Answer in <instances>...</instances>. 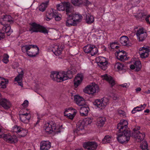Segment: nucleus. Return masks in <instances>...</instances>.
<instances>
[{
	"mask_svg": "<svg viewBox=\"0 0 150 150\" xmlns=\"http://www.w3.org/2000/svg\"><path fill=\"white\" fill-rule=\"evenodd\" d=\"M57 9L59 11H63L64 10V4H58L57 5Z\"/></svg>",
	"mask_w": 150,
	"mask_h": 150,
	"instance_id": "nucleus-47",
	"label": "nucleus"
},
{
	"mask_svg": "<svg viewBox=\"0 0 150 150\" xmlns=\"http://www.w3.org/2000/svg\"><path fill=\"white\" fill-rule=\"evenodd\" d=\"M40 26L41 25H40L35 23H32L31 24V26L29 28V31H30L31 33L33 32H38Z\"/></svg>",
	"mask_w": 150,
	"mask_h": 150,
	"instance_id": "nucleus-19",
	"label": "nucleus"
},
{
	"mask_svg": "<svg viewBox=\"0 0 150 150\" xmlns=\"http://www.w3.org/2000/svg\"><path fill=\"white\" fill-rule=\"evenodd\" d=\"M68 16L67 18V21L66 22V25L67 26H70L72 25H75L76 23H74L73 18L71 15H69Z\"/></svg>",
	"mask_w": 150,
	"mask_h": 150,
	"instance_id": "nucleus-23",
	"label": "nucleus"
},
{
	"mask_svg": "<svg viewBox=\"0 0 150 150\" xmlns=\"http://www.w3.org/2000/svg\"><path fill=\"white\" fill-rule=\"evenodd\" d=\"M13 31L11 29V27L9 25L4 26L2 29H0V40L3 39L5 37V33H6L7 36H9Z\"/></svg>",
	"mask_w": 150,
	"mask_h": 150,
	"instance_id": "nucleus-10",
	"label": "nucleus"
},
{
	"mask_svg": "<svg viewBox=\"0 0 150 150\" xmlns=\"http://www.w3.org/2000/svg\"><path fill=\"white\" fill-rule=\"evenodd\" d=\"M54 18L56 21H59L61 19V18L59 15V14L58 13V12H56V13H55L54 15Z\"/></svg>",
	"mask_w": 150,
	"mask_h": 150,
	"instance_id": "nucleus-52",
	"label": "nucleus"
},
{
	"mask_svg": "<svg viewBox=\"0 0 150 150\" xmlns=\"http://www.w3.org/2000/svg\"><path fill=\"white\" fill-rule=\"evenodd\" d=\"M109 100L108 98H103L101 99H97L95 100L93 103L94 105L98 108L102 109L104 108L108 103Z\"/></svg>",
	"mask_w": 150,
	"mask_h": 150,
	"instance_id": "nucleus-7",
	"label": "nucleus"
},
{
	"mask_svg": "<svg viewBox=\"0 0 150 150\" xmlns=\"http://www.w3.org/2000/svg\"><path fill=\"white\" fill-rule=\"evenodd\" d=\"M44 129L45 132L49 133H51L52 132H60L59 130H58V128H57L56 127V124L53 121L46 123L44 127Z\"/></svg>",
	"mask_w": 150,
	"mask_h": 150,
	"instance_id": "nucleus-5",
	"label": "nucleus"
},
{
	"mask_svg": "<svg viewBox=\"0 0 150 150\" xmlns=\"http://www.w3.org/2000/svg\"><path fill=\"white\" fill-rule=\"evenodd\" d=\"M8 82V80L0 77V88H5Z\"/></svg>",
	"mask_w": 150,
	"mask_h": 150,
	"instance_id": "nucleus-27",
	"label": "nucleus"
},
{
	"mask_svg": "<svg viewBox=\"0 0 150 150\" xmlns=\"http://www.w3.org/2000/svg\"><path fill=\"white\" fill-rule=\"evenodd\" d=\"M98 87L97 85L89 86L86 87L84 90V92L89 94H93L98 91Z\"/></svg>",
	"mask_w": 150,
	"mask_h": 150,
	"instance_id": "nucleus-11",
	"label": "nucleus"
},
{
	"mask_svg": "<svg viewBox=\"0 0 150 150\" xmlns=\"http://www.w3.org/2000/svg\"><path fill=\"white\" fill-rule=\"evenodd\" d=\"M93 118L92 117H88L86 119V122L88 124H90L92 122Z\"/></svg>",
	"mask_w": 150,
	"mask_h": 150,
	"instance_id": "nucleus-53",
	"label": "nucleus"
},
{
	"mask_svg": "<svg viewBox=\"0 0 150 150\" xmlns=\"http://www.w3.org/2000/svg\"><path fill=\"white\" fill-rule=\"evenodd\" d=\"M92 45H88L83 47L84 51L86 53H90Z\"/></svg>",
	"mask_w": 150,
	"mask_h": 150,
	"instance_id": "nucleus-38",
	"label": "nucleus"
},
{
	"mask_svg": "<svg viewBox=\"0 0 150 150\" xmlns=\"http://www.w3.org/2000/svg\"><path fill=\"white\" fill-rule=\"evenodd\" d=\"M71 1L72 4L75 6H79L83 3L81 0H71Z\"/></svg>",
	"mask_w": 150,
	"mask_h": 150,
	"instance_id": "nucleus-43",
	"label": "nucleus"
},
{
	"mask_svg": "<svg viewBox=\"0 0 150 150\" xmlns=\"http://www.w3.org/2000/svg\"><path fill=\"white\" fill-rule=\"evenodd\" d=\"M83 75L81 74H78L75 78L74 81V86L76 88L78 86L83 79Z\"/></svg>",
	"mask_w": 150,
	"mask_h": 150,
	"instance_id": "nucleus-21",
	"label": "nucleus"
},
{
	"mask_svg": "<svg viewBox=\"0 0 150 150\" xmlns=\"http://www.w3.org/2000/svg\"><path fill=\"white\" fill-rule=\"evenodd\" d=\"M96 61L98 65L101 68L104 70H106L108 65V62L106 58L102 56H100L96 58Z\"/></svg>",
	"mask_w": 150,
	"mask_h": 150,
	"instance_id": "nucleus-8",
	"label": "nucleus"
},
{
	"mask_svg": "<svg viewBox=\"0 0 150 150\" xmlns=\"http://www.w3.org/2000/svg\"><path fill=\"white\" fill-rule=\"evenodd\" d=\"M120 86L123 87V88H127L129 86L128 85V84L127 83H125L123 84H122L120 85Z\"/></svg>",
	"mask_w": 150,
	"mask_h": 150,
	"instance_id": "nucleus-57",
	"label": "nucleus"
},
{
	"mask_svg": "<svg viewBox=\"0 0 150 150\" xmlns=\"http://www.w3.org/2000/svg\"><path fill=\"white\" fill-rule=\"evenodd\" d=\"M139 50L142 51V53H149L150 51V48L149 47L146 46L144 47L140 48Z\"/></svg>",
	"mask_w": 150,
	"mask_h": 150,
	"instance_id": "nucleus-36",
	"label": "nucleus"
},
{
	"mask_svg": "<svg viewBox=\"0 0 150 150\" xmlns=\"http://www.w3.org/2000/svg\"><path fill=\"white\" fill-rule=\"evenodd\" d=\"M105 117H99L97 120L96 125L98 127L103 126L105 123Z\"/></svg>",
	"mask_w": 150,
	"mask_h": 150,
	"instance_id": "nucleus-28",
	"label": "nucleus"
},
{
	"mask_svg": "<svg viewBox=\"0 0 150 150\" xmlns=\"http://www.w3.org/2000/svg\"><path fill=\"white\" fill-rule=\"evenodd\" d=\"M140 147L142 150L147 149V142L146 141H144V142H143L140 145Z\"/></svg>",
	"mask_w": 150,
	"mask_h": 150,
	"instance_id": "nucleus-50",
	"label": "nucleus"
},
{
	"mask_svg": "<svg viewBox=\"0 0 150 150\" xmlns=\"http://www.w3.org/2000/svg\"><path fill=\"white\" fill-rule=\"evenodd\" d=\"M149 54V53H141L140 54V57L142 58H145L147 57L148 56Z\"/></svg>",
	"mask_w": 150,
	"mask_h": 150,
	"instance_id": "nucleus-54",
	"label": "nucleus"
},
{
	"mask_svg": "<svg viewBox=\"0 0 150 150\" xmlns=\"http://www.w3.org/2000/svg\"><path fill=\"white\" fill-rule=\"evenodd\" d=\"M128 125V122L126 120H122L117 125L118 133L117 134V139L120 143H126L130 139L131 136L130 131L126 130Z\"/></svg>",
	"mask_w": 150,
	"mask_h": 150,
	"instance_id": "nucleus-1",
	"label": "nucleus"
},
{
	"mask_svg": "<svg viewBox=\"0 0 150 150\" xmlns=\"http://www.w3.org/2000/svg\"><path fill=\"white\" fill-rule=\"evenodd\" d=\"M134 64L136 68V70L139 71L142 67L140 61L139 60L136 61L135 62Z\"/></svg>",
	"mask_w": 150,
	"mask_h": 150,
	"instance_id": "nucleus-40",
	"label": "nucleus"
},
{
	"mask_svg": "<svg viewBox=\"0 0 150 150\" xmlns=\"http://www.w3.org/2000/svg\"><path fill=\"white\" fill-rule=\"evenodd\" d=\"M130 3L134 6H137L139 3V0H130Z\"/></svg>",
	"mask_w": 150,
	"mask_h": 150,
	"instance_id": "nucleus-51",
	"label": "nucleus"
},
{
	"mask_svg": "<svg viewBox=\"0 0 150 150\" xmlns=\"http://www.w3.org/2000/svg\"><path fill=\"white\" fill-rule=\"evenodd\" d=\"M23 52L26 53L30 57H35L39 53V49L36 45H24L21 46Z\"/></svg>",
	"mask_w": 150,
	"mask_h": 150,
	"instance_id": "nucleus-3",
	"label": "nucleus"
},
{
	"mask_svg": "<svg viewBox=\"0 0 150 150\" xmlns=\"http://www.w3.org/2000/svg\"><path fill=\"white\" fill-rule=\"evenodd\" d=\"M10 102L7 99L1 98L0 99V106L3 108L5 110H8L11 107Z\"/></svg>",
	"mask_w": 150,
	"mask_h": 150,
	"instance_id": "nucleus-14",
	"label": "nucleus"
},
{
	"mask_svg": "<svg viewBox=\"0 0 150 150\" xmlns=\"http://www.w3.org/2000/svg\"><path fill=\"white\" fill-rule=\"evenodd\" d=\"M76 70L74 68L71 69L67 72L64 71L59 72H54L52 73L50 77L53 80L57 82H61L66 80L68 79H71L72 75L75 74Z\"/></svg>",
	"mask_w": 150,
	"mask_h": 150,
	"instance_id": "nucleus-2",
	"label": "nucleus"
},
{
	"mask_svg": "<svg viewBox=\"0 0 150 150\" xmlns=\"http://www.w3.org/2000/svg\"><path fill=\"white\" fill-rule=\"evenodd\" d=\"M37 118L38 119V120L37 121V122H36V125H37L38 124V123L40 121V118L39 117H38Z\"/></svg>",
	"mask_w": 150,
	"mask_h": 150,
	"instance_id": "nucleus-64",
	"label": "nucleus"
},
{
	"mask_svg": "<svg viewBox=\"0 0 150 150\" xmlns=\"http://www.w3.org/2000/svg\"><path fill=\"white\" fill-rule=\"evenodd\" d=\"M86 22L88 24H91L94 21V18L93 16L90 15H87L86 16Z\"/></svg>",
	"mask_w": 150,
	"mask_h": 150,
	"instance_id": "nucleus-33",
	"label": "nucleus"
},
{
	"mask_svg": "<svg viewBox=\"0 0 150 150\" xmlns=\"http://www.w3.org/2000/svg\"><path fill=\"white\" fill-rule=\"evenodd\" d=\"M136 35L137 37V39L139 42L143 41L147 37L146 31L143 28H139L137 30Z\"/></svg>",
	"mask_w": 150,
	"mask_h": 150,
	"instance_id": "nucleus-9",
	"label": "nucleus"
},
{
	"mask_svg": "<svg viewBox=\"0 0 150 150\" xmlns=\"http://www.w3.org/2000/svg\"><path fill=\"white\" fill-rule=\"evenodd\" d=\"M51 50L56 56L60 55L62 53V49L58 45H53L51 46Z\"/></svg>",
	"mask_w": 150,
	"mask_h": 150,
	"instance_id": "nucleus-18",
	"label": "nucleus"
},
{
	"mask_svg": "<svg viewBox=\"0 0 150 150\" xmlns=\"http://www.w3.org/2000/svg\"><path fill=\"white\" fill-rule=\"evenodd\" d=\"M143 109H141V107L139 106H137L134 108L132 110V113H135L137 111H140L142 110Z\"/></svg>",
	"mask_w": 150,
	"mask_h": 150,
	"instance_id": "nucleus-49",
	"label": "nucleus"
},
{
	"mask_svg": "<svg viewBox=\"0 0 150 150\" xmlns=\"http://www.w3.org/2000/svg\"><path fill=\"white\" fill-rule=\"evenodd\" d=\"M130 68L132 69H134L136 68L135 65H131L130 66Z\"/></svg>",
	"mask_w": 150,
	"mask_h": 150,
	"instance_id": "nucleus-61",
	"label": "nucleus"
},
{
	"mask_svg": "<svg viewBox=\"0 0 150 150\" xmlns=\"http://www.w3.org/2000/svg\"><path fill=\"white\" fill-rule=\"evenodd\" d=\"M102 78L103 79H105L108 81L111 85V86H113L115 84V82L113 78L110 75L105 74L102 76Z\"/></svg>",
	"mask_w": 150,
	"mask_h": 150,
	"instance_id": "nucleus-22",
	"label": "nucleus"
},
{
	"mask_svg": "<svg viewBox=\"0 0 150 150\" xmlns=\"http://www.w3.org/2000/svg\"><path fill=\"white\" fill-rule=\"evenodd\" d=\"M64 6L66 14L67 16L70 14L71 15L73 11V7L72 5L69 2H65L64 3Z\"/></svg>",
	"mask_w": 150,
	"mask_h": 150,
	"instance_id": "nucleus-16",
	"label": "nucleus"
},
{
	"mask_svg": "<svg viewBox=\"0 0 150 150\" xmlns=\"http://www.w3.org/2000/svg\"><path fill=\"white\" fill-rule=\"evenodd\" d=\"M144 93L147 94H149L150 93V90H148L145 91Z\"/></svg>",
	"mask_w": 150,
	"mask_h": 150,
	"instance_id": "nucleus-63",
	"label": "nucleus"
},
{
	"mask_svg": "<svg viewBox=\"0 0 150 150\" xmlns=\"http://www.w3.org/2000/svg\"><path fill=\"white\" fill-rule=\"evenodd\" d=\"M21 120L23 122L28 123L31 117V115L29 113H26L19 114Z\"/></svg>",
	"mask_w": 150,
	"mask_h": 150,
	"instance_id": "nucleus-15",
	"label": "nucleus"
},
{
	"mask_svg": "<svg viewBox=\"0 0 150 150\" xmlns=\"http://www.w3.org/2000/svg\"><path fill=\"white\" fill-rule=\"evenodd\" d=\"M141 90V88L140 87H138L136 89V92L138 93L139 91H140Z\"/></svg>",
	"mask_w": 150,
	"mask_h": 150,
	"instance_id": "nucleus-62",
	"label": "nucleus"
},
{
	"mask_svg": "<svg viewBox=\"0 0 150 150\" xmlns=\"http://www.w3.org/2000/svg\"><path fill=\"white\" fill-rule=\"evenodd\" d=\"M120 41L122 45L123 46L127 45L129 42V38L126 36L121 37L120 38Z\"/></svg>",
	"mask_w": 150,
	"mask_h": 150,
	"instance_id": "nucleus-26",
	"label": "nucleus"
},
{
	"mask_svg": "<svg viewBox=\"0 0 150 150\" xmlns=\"http://www.w3.org/2000/svg\"><path fill=\"white\" fill-rule=\"evenodd\" d=\"M71 15L72 17H73L74 21L76 23V24L77 23L81 21L82 17L81 15L72 14Z\"/></svg>",
	"mask_w": 150,
	"mask_h": 150,
	"instance_id": "nucleus-29",
	"label": "nucleus"
},
{
	"mask_svg": "<svg viewBox=\"0 0 150 150\" xmlns=\"http://www.w3.org/2000/svg\"><path fill=\"white\" fill-rule=\"evenodd\" d=\"M111 140V137L107 135L105 136L102 140V142L104 144L110 143Z\"/></svg>",
	"mask_w": 150,
	"mask_h": 150,
	"instance_id": "nucleus-37",
	"label": "nucleus"
},
{
	"mask_svg": "<svg viewBox=\"0 0 150 150\" xmlns=\"http://www.w3.org/2000/svg\"><path fill=\"white\" fill-rule=\"evenodd\" d=\"M17 82H18V83L19 85L21 86V87H23V84L22 83V80L21 81H18Z\"/></svg>",
	"mask_w": 150,
	"mask_h": 150,
	"instance_id": "nucleus-58",
	"label": "nucleus"
},
{
	"mask_svg": "<svg viewBox=\"0 0 150 150\" xmlns=\"http://www.w3.org/2000/svg\"><path fill=\"white\" fill-rule=\"evenodd\" d=\"M21 127L18 126L17 125H15L12 128V131L13 132H16L19 134L20 132V131Z\"/></svg>",
	"mask_w": 150,
	"mask_h": 150,
	"instance_id": "nucleus-42",
	"label": "nucleus"
},
{
	"mask_svg": "<svg viewBox=\"0 0 150 150\" xmlns=\"http://www.w3.org/2000/svg\"><path fill=\"white\" fill-rule=\"evenodd\" d=\"M9 56L7 54H4L3 56V59H2L3 62L5 64H7L9 61L8 58Z\"/></svg>",
	"mask_w": 150,
	"mask_h": 150,
	"instance_id": "nucleus-44",
	"label": "nucleus"
},
{
	"mask_svg": "<svg viewBox=\"0 0 150 150\" xmlns=\"http://www.w3.org/2000/svg\"><path fill=\"white\" fill-rule=\"evenodd\" d=\"M98 50L96 47L94 45H92L90 53L91 55L93 56L97 53Z\"/></svg>",
	"mask_w": 150,
	"mask_h": 150,
	"instance_id": "nucleus-35",
	"label": "nucleus"
},
{
	"mask_svg": "<svg viewBox=\"0 0 150 150\" xmlns=\"http://www.w3.org/2000/svg\"><path fill=\"white\" fill-rule=\"evenodd\" d=\"M23 76V74H18L15 78V80L16 81H22V77Z\"/></svg>",
	"mask_w": 150,
	"mask_h": 150,
	"instance_id": "nucleus-48",
	"label": "nucleus"
},
{
	"mask_svg": "<svg viewBox=\"0 0 150 150\" xmlns=\"http://www.w3.org/2000/svg\"><path fill=\"white\" fill-rule=\"evenodd\" d=\"M77 110L73 109L68 108L66 109L64 112V115L67 116L71 120H72L76 115Z\"/></svg>",
	"mask_w": 150,
	"mask_h": 150,
	"instance_id": "nucleus-13",
	"label": "nucleus"
},
{
	"mask_svg": "<svg viewBox=\"0 0 150 150\" xmlns=\"http://www.w3.org/2000/svg\"><path fill=\"white\" fill-rule=\"evenodd\" d=\"M48 3V1H47L45 3H42L39 7V10L42 12L44 11L47 6Z\"/></svg>",
	"mask_w": 150,
	"mask_h": 150,
	"instance_id": "nucleus-32",
	"label": "nucleus"
},
{
	"mask_svg": "<svg viewBox=\"0 0 150 150\" xmlns=\"http://www.w3.org/2000/svg\"><path fill=\"white\" fill-rule=\"evenodd\" d=\"M52 11L53 12H48L47 13L46 15V20L47 21H49L53 17H54V15L55 13H56V12L55 10V11H54L53 9H52Z\"/></svg>",
	"mask_w": 150,
	"mask_h": 150,
	"instance_id": "nucleus-30",
	"label": "nucleus"
},
{
	"mask_svg": "<svg viewBox=\"0 0 150 150\" xmlns=\"http://www.w3.org/2000/svg\"><path fill=\"white\" fill-rule=\"evenodd\" d=\"M74 98L75 101L78 105L81 106L85 105V100L83 97L78 95H76L74 96Z\"/></svg>",
	"mask_w": 150,
	"mask_h": 150,
	"instance_id": "nucleus-17",
	"label": "nucleus"
},
{
	"mask_svg": "<svg viewBox=\"0 0 150 150\" xmlns=\"http://www.w3.org/2000/svg\"><path fill=\"white\" fill-rule=\"evenodd\" d=\"M141 15L142 16L141 17H144L147 23L150 24L149 19V18L150 17V15H147L146 13H141Z\"/></svg>",
	"mask_w": 150,
	"mask_h": 150,
	"instance_id": "nucleus-39",
	"label": "nucleus"
},
{
	"mask_svg": "<svg viewBox=\"0 0 150 150\" xmlns=\"http://www.w3.org/2000/svg\"><path fill=\"white\" fill-rule=\"evenodd\" d=\"M4 129L0 125V138H3L8 143H13L18 142L17 137L14 135L11 136L10 134H4Z\"/></svg>",
	"mask_w": 150,
	"mask_h": 150,
	"instance_id": "nucleus-4",
	"label": "nucleus"
},
{
	"mask_svg": "<svg viewBox=\"0 0 150 150\" xmlns=\"http://www.w3.org/2000/svg\"><path fill=\"white\" fill-rule=\"evenodd\" d=\"M140 127H137V129L134 128L133 129V132L132 133V136L135 138L138 142H141L144 139L145 135L144 133L140 132L138 130L140 129Z\"/></svg>",
	"mask_w": 150,
	"mask_h": 150,
	"instance_id": "nucleus-6",
	"label": "nucleus"
},
{
	"mask_svg": "<svg viewBox=\"0 0 150 150\" xmlns=\"http://www.w3.org/2000/svg\"><path fill=\"white\" fill-rule=\"evenodd\" d=\"M28 101L27 100H25L22 104V105L24 107H27L28 105Z\"/></svg>",
	"mask_w": 150,
	"mask_h": 150,
	"instance_id": "nucleus-56",
	"label": "nucleus"
},
{
	"mask_svg": "<svg viewBox=\"0 0 150 150\" xmlns=\"http://www.w3.org/2000/svg\"><path fill=\"white\" fill-rule=\"evenodd\" d=\"M89 110V108L88 106L81 107L79 111L81 115L83 116H87L88 114Z\"/></svg>",
	"mask_w": 150,
	"mask_h": 150,
	"instance_id": "nucleus-25",
	"label": "nucleus"
},
{
	"mask_svg": "<svg viewBox=\"0 0 150 150\" xmlns=\"http://www.w3.org/2000/svg\"><path fill=\"white\" fill-rule=\"evenodd\" d=\"M83 147L88 150H96L97 148L98 144L94 142H85L83 144Z\"/></svg>",
	"mask_w": 150,
	"mask_h": 150,
	"instance_id": "nucleus-12",
	"label": "nucleus"
},
{
	"mask_svg": "<svg viewBox=\"0 0 150 150\" xmlns=\"http://www.w3.org/2000/svg\"><path fill=\"white\" fill-rule=\"evenodd\" d=\"M117 42H112V43H111L110 44V46L112 48H114V47L113 46V44H117Z\"/></svg>",
	"mask_w": 150,
	"mask_h": 150,
	"instance_id": "nucleus-59",
	"label": "nucleus"
},
{
	"mask_svg": "<svg viewBox=\"0 0 150 150\" xmlns=\"http://www.w3.org/2000/svg\"><path fill=\"white\" fill-rule=\"evenodd\" d=\"M39 32H41L45 34H47L48 33V30L45 27L41 25Z\"/></svg>",
	"mask_w": 150,
	"mask_h": 150,
	"instance_id": "nucleus-46",
	"label": "nucleus"
},
{
	"mask_svg": "<svg viewBox=\"0 0 150 150\" xmlns=\"http://www.w3.org/2000/svg\"><path fill=\"white\" fill-rule=\"evenodd\" d=\"M118 56L119 57H118V59L122 61H124L128 59L125 53H124L122 55H120V56Z\"/></svg>",
	"mask_w": 150,
	"mask_h": 150,
	"instance_id": "nucleus-45",
	"label": "nucleus"
},
{
	"mask_svg": "<svg viewBox=\"0 0 150 150\" xmlns=\"http://www.w3.org/2000/svg\"><path fill=\"white\" fill-rule=\"evenodd\" d=\"M146 104H144L143 105H141L139 107H141V109H142V108H143V110L144 109L145 107L146 106Z\"/></svg>",
	"mask_w": 150,
	"mask_h": 150,
	"instance_id": "nucleus-60",
	"label": "nucleus"
},
{
	"mask_svg": "<svg viewBox=\"0 0 150 150\" xmlns=\"http://www.w3.org/2000/svg\"><path fill=\"white\" fill-rule=\"evenodd\" d=\"M115 68L119 71L123 70H125L126 69L125 67L123 64L119 62H117L115 64Z\"/></svg>",
	"mask_w": 150,
	"mask_h": 150,
	"instance_id": "nucleus-31",
	"label": "nucleus"
},
{
	"mask_svg": "<svg viewBox=\"0 0 150 150\" xmlns=\"http://www.w3.org/2000/svg\"><path fill=\"white\" fill-rule=\"evenodd\" d=\"M27 131L23 128H21V129L20 132L19 134L20 137L25 136L27 133Z\"/></svg>",
	"mask_w": 150,
	"mask_h": 150,
	"instance_id": "nucleus-41",
	"label": "nucleus"
},
{
	"mask_svg": "<svg viewBox=\"0 0 150 150\" xmlns=\"http://www.w3.org/2000/svg\"><path fill=\"white\" fill-rule=\"evenodd\" d=\"M4 21L5 22H13V21L12 20V17H11L9 15H4L3 17L0 18V23L2 24V25H4V26H5V23H4ZM7 25H6V26Z\"/></svg>",
	"mask_w": 150,
	"mask_h": 150,
	"instance_id": "nucleus-24",
	"label": "nucleus"
},
{
	"mask_svg": "<svg viewBox=\"0 0 150 150\" xmlns=\"http://www.w3.org/2000/svg\"><path fill=\"white\" fill-rule=\"evenodd\" d=\"M118 113L121 116H124L125 115V112L121 110H119L118 111Z\"/></svg>",
	"mask_w": 150,
	"mask_h": 150,
	"instance_id": "nucleus-55",
	"label": "nucleus"
},
{
	"mask_svg": "<svg viewBox=\"0 0 150 150\" xmlns=\"http://www.w3.org/2000/svg\"><path fill=\"white\" fill-rule=\"evenodd\" d=\"M40 149L41 150H48L51 147V144L48 141H43L41 142Z\"/></svg>",
	"mask_w": 150,
	"mask_h": 150,
	"instance_id": "nucleus-20",
	"label": "nucleus"
},
{
	"mask_svg": "<svg viewBox=\"0 0 150 150\" xmlns=\"http://www.w3.org/2000/svg\"><path fill=\"white\" fill-rule=\"evenodd\" d=\"M84 122H79L76 125L77 131H80L83 130L84 128Z\"/></svg>",
	"mask_w": 150,
	"mask_h": 150,
	"instance_id": "nucleus-34",
	"label": "nucleus"
}]
</instances>
